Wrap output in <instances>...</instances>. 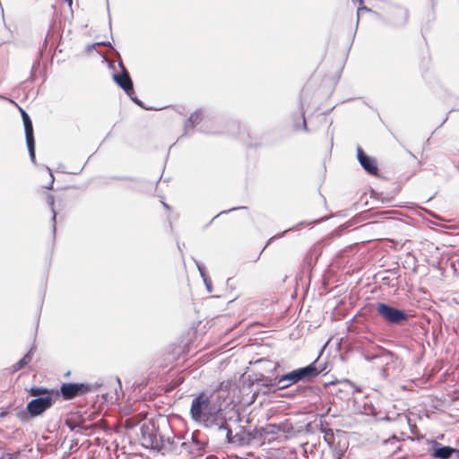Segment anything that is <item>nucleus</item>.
<instances>
[{"instance_id": "f257e3e1", "label": "nucleus", "mask_w": 459, "mask_h": 459, "mask_svg": "<svg viewBox=\"0 0 459 459\" xmlns=\"http://www.w3.org/2000/svg\"><path fill=\"white\" fill-rule=\"evenodd\" d=\"M190 414L193 420L204 428L221 432L225 431V437H230V429L222 412L221 406L217 403L212 394H199L192 400Z\"/></svg>"}, {"instance_id": "f03ea898", "label": "nucleus", "mask_w": 459, "mask_h": 459, "mask_svg": "<svg viewBox=\"0 0 459 459\" xmlns=\"http://www.w3.org/2000/svg\"><path fill=\"white\" fill-rule=\"evenodd\" d=\"M141 434L143 445L145 447L160 449L162 446L166 450H175L177 449L178 443H180V453L186 451L193 456L197 455L198 453L204 449V444L196 440L194 435L192 436V442H180L179 437L177 439L173 438L172 440L168 438L166 442L168 443L169 447H166L165 441L161 437L158 436L153 427L143 425L141 427Z\"/></svg>"}, {"instance_id": "7ed1b4c3", "label": "nucleus", "mask_w": 459, "mask_h": 459, "mask_svg": "<svg viewBox=\"0 0 459 459\" xmlns=\"http://www.w3.org/2000/svg\"><path fill=\"white\" fill-rule=\"evenodd\" d=\"M378 357L375 366L380 368V376L387 378L399 372L400 361L398 357L381 346H377Z\"/></svg>"}, {"instance_id": "20e7f679", "label": "nucleus", "mask_w": 459, "mask_h": 459, "mask_svg": "<svg viewBox=\"0 0 459 459\" xmlns=\"http://www.w3.org/2000/svg\"><path fill=\"white\" fill-rule=\"evenodd\" d=\"M376 311L386 323L391 325H402L406 322L410 316L402 309L392 307L385 303H377Z\"/></svg>"}, {"instance_id": "39448f33", "label": "nucleus", "mask_w": 459, "mask_h": 459, "mask_svg": "<svg viewBox=\"0 0 459 459\" xmlns=\"http://www.w3.org/2000/svg\"><path fill=\"white\" fill-rule=\"evenodd\" d=\"M316 360L309 365L292 370L289 373L281 375V380H289L291 384L299 382H307L319 375V370L316 366Z\"/></svg>"}, {"instance_id": "423d86ee", "label": "nucleus", "mask_w": 459, "mask_h": 459, "mask_svg": "<svg viewBox=\"0 0 459 459\" xmlns=\"http://www.w3.org/2000/svg\"><path fill=\"white\" fill-rule=\"evenodd\" d=\"M58 400L59 397L52 396H39L34 398L27 403V413H29L31 418L38 417L41 415L45 411L49 409ZM23 415H26L25 411H21L18 413V416L21 419H22Z\"/></svg>"}, {"instance_id": "0eeeda50", "label": "nucleus", "mask_w": 459, "mask_h": 459, "mask_svg": "<svg viewBox=\"0 0 459 459\" xmlns=\"http://www.w3.org/2000/svg\"><path fill=\"white\" fill-rule=\"evenodd\" d=\"M91 391V385L82 383H65L60 386L59 397L65 400H71L77 396L83 395Z\"/></svg>"}, {"instance_id": "6e6552de", "label": "nucleus", "mask_w": 459, "mask_h": 459, "mask_svg": "<svg viewBox=\"0 0 459 459\" xmlns=\"http://www.w3.org/2000/svg\"><path fill=\"white\" fill-rule=\"evenodd\" d=\"M118 65L121 67L122 72L120 74H114L113 79L127 95H130V93H134L132 79L123 63L120 61Z\"/></svg>"}, {"instance_id": "1a4fd4ad", "label": "nucleus", "mask_w": 459, "mask_h": 459, "mask_svg": "<svg viewBox=\"0 0 459 459\" xmlns=\"http://www.w3.org/2000/svg\"><path fill=\"white\" fill-rule=\"evenodd\" d=\"M357 158L361 167L370 175H377V165L376 160L368 156L360 147L357 148Z\"/></svg>"}, {"instance_id": "9d476101", "label": "nucleus", "mask_w": 459, "mask_h": 459, "mask_svg": "<svg viewBox=\"0 0 459 459\" xmlns=\"http://www.w3.org/2000/svg\"><path fill=\"white\" fill-rule=\"evenodd\" d=\"M453 447L448 446H442L437 441H432L431 455L437 459H450L452 458Z\"/></svg>"}, {"instance_id": "9b49d317", "label": "nucleus", "mask_w": 459, "mask_h": 459, "mask_svg": "<svg viewBox=\"0 0 459 459\" xmlns=\"http://www.w3.org/2000/svg\"><path fill=\"white\" fill-rule=\"evenodd\" d=\"M29 394L31 396L34 397H39V396H52V397H59V392L58 390L55 389H48L45 387H31L29 390Z\"/></svg>"}, {"instance_id": "f8f14e48", "label": "nucleus", "mask_w": 459, "mask_h": 459, "mask_svg": "<svg viewBox=\"0 0 459 459\" xmlns=\"http://www.w3.org/2000/svg\"><path fill=\"white\" fill-rule=\"evenodd\" d=\"M201 118L202 115L199 111H195L193 114H191L189 118L185 123V133L188 134L189 130H192L195 126V125H197L201 121Z\"/></svg>"}, {"instance_id": "ddd939ff", "label": "nucleus", "mask_w": 459, "mask_h": 459, "mask_svg": "<svg viewBox=\"0 0 459 459\" xmlns=\"http://www.w3.org/2000/svg\"><path fill=\"white\" fill-rule=\"evenodd\" d=\"M26 141L34 140L33 126L30 117H25L23 120Z\"/></svg>"}, {"instance_id": "4468645a", "label": "nucleus", "mask_w": 459, "mask_h": 459, "mask_svg": "<svg viewBox=\"0 0 459 459\" xmlns=\"http://www.w3.org/2000/svg\"><path fill=\"white\" fill-rule=\"evenodd\" d=\"M48 204L50 206L51 212H52V223H53V234H56V212L55 210V198L53 195H48Z\"/></svg>"}, {"instance_id": "2eb2a0df", "label": "nucleus", "mask_w": 459, "mask_h": 459, "mask_svg": "<svg viewBox=\"0 0 459 459\" xmlns=\"http://www.w3.org/2000/svg\"><path fill=\"white\" fill-rule=\"evenodd\" d=\"M221 437H225L228 443H235L238 445H243L245 443L244 437L240 434H236L235 436H232V431L230 430V437H225V431L219 432Z\"/></svg>"}, {"instance_id": "dca6fc26", "label": "nucleus", "mask_w": 459, "mask_h": 459, "mask_svg": "<svg viewBox=\"0 0 459 459\" xmlns=\"http://www.w3.org/2000/svg\"><path fill=\"white\" fill-rule=\"evenodd\" d=\"M377 357H378L377 347H376V349L373 351H367L363 353L364 359L368 362L374 363V365L376 364V360H377Z\"/></svg>"}, {"instance_id": "f3484780", "label": "nucleus", "mask_w": 459, "mask_h": 459, "mask_svg": "<svg viewBox=\"0 0 459 459\" xmlns=\"http://www.w3.org/2000/svg\"><path fill=\"white\" fill-rule=\"evenodd\" d=\"M290 385H292L290 382H289V380H281V377H275L273 379V383H271V385H275L277 386L279 389H284V388H287L289 387Z\"/></svg>"}, {"instance_id": "a211bd4d", "label": "nucleus", "mask_w": 459, "mask_h": 459, "mask_svg": "<svg viewBox=\"0 0 459 459\" xmlns=\"http://www.w3.org/2000/svg\"><path fill=\"white\" fill-rule=\"evenodd\" d=\"M30 160L35 163V140L26 141Z\"/></svg>"}, {"instance_id": "6ab92c4d", "label": "nucleus", "mask_w": 459, "mask_h": 459, "mask_svg": "<svg viewBox=\"0 0 459 459\" xmlns=\"http://www.w3.org/2000/svg\"><path fill=\"white\" fill-rule=\"evenodd\" d=\"M195 264L197 266V269H198V271L200 273V275H201L202 279H204V277L205 278L208 277L205 266L202 263H200L199 261H195Z\"/></svg>"}, {"instance_id": "aec40b11", "label": "nucleus", "mask_w": 459, "mask_h": 459, "mask_svg": "<svg viewBox=\"0 0 459 459\" xmlns=\"http://www.w3.org/2000/svg\"><path fill=\"white\" fill-rule=\"evenodd\" d=\"M33 355V349H30L22 359V362H23L26 365H28Z\"/></svg>"}, {"instance_id": "412c9836", "label": "nucleus", "mask_w": 459, "mask_h": 459, "mask_svg": "<svg viewBox=\"0 0 459 459\" xmlns=\"http://www.w3.org/2000/svg\"><path fill=\"white\" fill-rule=\"evenodd\" d=\"M203 281H204V284H205V287H206V289H207V291H208L209 293H211V292L212 291V281H211L210 277H209V276H208V277H206V278L204 277V278L203 279Z\"/></svg>"}, {"instance_id": "4be33fe9", "label": "nucleus", "mask_w": 459, "mask_h": 459, "mask_svg": "<svg viewBox=\"0 0 459 459\" xmlns=\"http://www.w3.org/2000/svg\"><path fill=\"white\" fill-rule=\"evenodd\" d=\"M25 367V364L23 362H22V360L20 359L18 362H16L13 367H12V371L13 372H16L22 368H23Z\"/></svg>"}, {"instance_id": "5701e85b", "label": "nucleus", "mask_w": 459, "mask_h": 459, "mask_svg": "<svg viewBox=\"0 0 459 459\" xmlns=\"http://www.w3.org/2000/svg\"><path fill=\"white\" fill-rule=\"evenodd\" d=\"M49 173H50V178H51V180L49 182V184H48V186H46L47 189H52L53 187V183H54V177H53V174H52V171L50 169H48Z\"/></svg>"}, {"instance_id": "b1692460", "label": "nucleus", "mask_w": 459, "mask_h": 459, "mask_svg": "<svg viewBox=\"0 0 459 459\" xmlns=\"http://www.w3.org/2000/svg\"><path fill=\"white\" fill-rule=\"evenodd\" d=\"M451 459H459V450L458 449L453 447Z\"/></svg>"}, {"instance_id": "393cba45", "label": "nucleus", "mask_w": 459, "mask_h": 459, "mask_svg": "<svg viewBox=\"0 0 459 459\" xmlns=\"http://www.w3.org/2000/svg\"><path fill=\"white\" fill-rule=\"evenodd\" d=\"M132 95H133V93H130V95H128V96L130 97V99H131L134 103H136L137 105H139V106H141V107H142V106H143V105H142V102H141V101H140L136 97H133Z\"/></svg>"}, {"instance_id": "a878e982", "label": "nucleus", "mask_w": 459, "mask_h": 459, "mask_svg": "<svg viewBox=\"0 0 459 459\" xmlns=\"http://www.w3.org/2000/svg\"><path fill=\"white\" fill-rule=\"evenodd\" d=\"M236 209H237V208H232V209H230V210H228V211L221 212L220 213L216 214V216H214V217L212 218V221L214 219H216L217 217H219L221 214H222V213H226V212H230V211H234V210H236Z\"/></svg>"}, {"instance_id": "bb28decb", "label": "nucleus", "mask_w": 459, "mask_h": 459, "mask_svg": "<svg viewBox=\"0 0 459 459\" xmlns=\"http://www.w3.org/2000/svg\"><path fill=\"white\" fill-rule=\"evenodd\" d=\"M301 117H302V126H303V129L307 130V123H306V119H305V117H304V113H302Z\"/></svg>"}, {"instance_id": "cd10ccee", "label": "nucleus", "mask_w": 459, "mask_h": 459, "mask_svg": "<svg viewBox=\"0 0 459 459\" xmlns=\"http://www.w3.org/2000/svg\"><path fill=\"white\" fill-rule=\"evenodd\" d=\"M21 113H22V120L26 117H30V116L23 110V109H21Z\"/></svg>"}, {"instance_id": "c85d7f7f", "label": "nucleus", "mask_w": 459, "mask_h": 459, "mask_svg": "<svg viewBox=\"0 0 459 459\" xmlns=\"http://www.w3.org/2000/svg\"><path fill=\"white\" fill-rule=\"evenodd\" d=\"M98 45L110 46V43L100 42Z\"/></svg>"}, {"instance_id": "c756f323", "label": "nucleus", "mask_w": 459, "mask_h": 459, "mask_svg": "<svg viewBox=\"0 0 459 459\" xmlns=\"http://www.w3.org/2000/svg\"><path fill=\"white\" fill-rule=\"evenodd\" d=\"M162 204H163V206H164L165 208H167V209H169V205H168L166 203H164V202H163V203H162Z\"/></svg>"}, {"instance_id": "7c9ffc66", "label": "nucleus", "mask_w": 459, "mask_h": 459, "mask_svg": "<svg viewBox=\"0 0 459 459\" xmlns=\"http://www.w3.org/2000/svg\"><path fill=\"white\" fill-rule=\"evenodd\" d=\"M65 1L68 2L70 5L72 4V0H65Z\"/></svg>"}, {"instance_id": "2f4dec72", "label": "nucleus", "mask_w": 459, "mask_h": 459, "mask_svg": "<svg viewBox=\"0 0 459 459\" xmlns=\"http://www.w3.org/2000/svg\"><path fill=\"white\" fill-rule=\"evenodd\" d=\"M271 240H272V238L270 240H268V243H266V246H269V243H271Z\"/></svg>"}, {"instance_id": "473e14b6", "label": "nucleus", "mask_w": 459, "mask_h": 459, "mask_svg": "<svg viewBox=\"0 0 459 459\" xmlns=\"http://www.w3.org/2000/svg\"><path fill=\"white\" fill-rule=\"evenodd\" d=\"M271 240H272V238L270 240H268V243H266V246H269V243H271Z\"/></svg>"}, {"instance_id": "72a5a7b5", "label": "nucleus", "mask_w": 459, "mask_h": 459, "mask_svg": "<svg viewBox=\"0 0 459 459\" xmlns=\"http://www.w3.org/2000/svg\"><path fill=\"white\" fill-rule=\"evenodd\" d=\"M405 16L406 17L408 16V11L407 10L405 11Z\"/></svg>"}, {"instance_id": "f704fd0d", "label": "nucleus", "mask_w": 459, "mask_h": 459, "mask_svg": "<svg viewBox=\"0 0 459 459\" xmlns=\"http://www.w3.org/2000/svg\"><path fill=\"white\" fill-rule=\"evenodd\" d=\"M360 3H362V0H359Z\"/></svg>"}]
</instances>
